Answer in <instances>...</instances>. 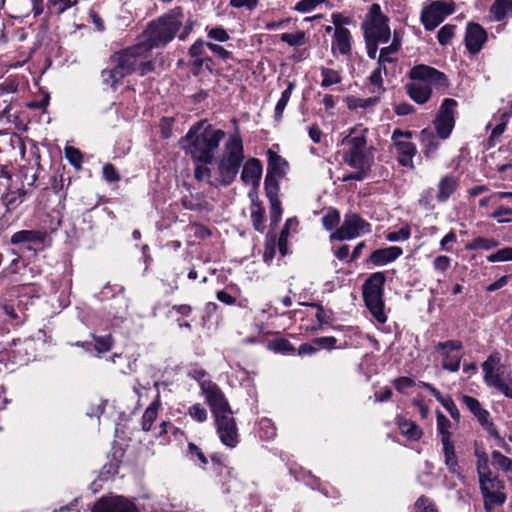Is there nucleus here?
Listing matches in <instances>:
<instances>
[{"instance_id":"obj_1","label":"nucleus","mask_w":512,"mask_h":512,"mask_svg":"<svg viewBox=\"0 0 512 512\" xmlns=\"http://www.w3.org/2000/svg\"><path fill=\"white\" fill-rule=\"evenodd\" d=\"M224 137V131L215 129L205 121L199 122L193 125L186 134L183 148L191 155L194 162L209 164Z\"/></svg>"},{"instance_id":"obj_2","label":"nucleus","mask_w":512,"mask_h":512,"mask_svg":"<svg viewBox=\"0 0 512 512\" xmlns=\"http://www.w3.org/2000/svg\"><path fill=\"white\" fill-rule=\"evenodd\" d=\"M409 82L405 85L408 96L417 104L427 103L432 95V89H445L449 82L447 76L427 65H416L408 73Z\"/></svg>"},{"instance_id":"obj_3","label":"nucleus","mask_w":512,"mask_h":512,"mask_svg":"<svg viewBox=\"0 0 512 512\" xmlns=\"http://www.w3.org/2000/svg\"><path fill=\"white\" fill-rule=\"evenodd\" d=\"M361 27L367 56L370 59H376L378 46L388 43L391 38L389 19L382 13L379 4L374 3L370 6Z\"/></svg>"},{"instance_id":"obj_4","label":"nucleus","mask_w":512,"mask_h":512,"mask_svg":"<svg viewBox=\"0 0 512 512\" xmlns=\"http://www.w3.org/2000/svg\"><path fill=\"white\" fill-rule=\"evenodd\" d=\"M183 24V11L180 7L170 10L168 13L150 23L144 32V42L152 48L163 47L171 42Z\"/></svg>"},{"instance_id":"obj_5","label":"nucleus","mask_w":512,"mask_h":512,"mask_svg":"<svg viewBox=\"0 0 512 512\" xmlns=\"http://www.w3.org/2000/svg\"><path fill=\"white\" fill-rule=\"evenodd\" d=\"M244 148L238 132L231 134L224 144L222 154L217 163L219 183L229 186L235 179L244 161Z\"/></svg>"},{"instance_id":"obj_6","label":"nucleus","mask_w":512,"mask_h":512,"mask_svg":"<svg viewBox=\"0 0 512 512\" xmlns=\"http://www.w3.org/2000/svg\"><path fill=\"white\" fill-rule=\"evenodd\" d=\"M368 129L361 125L350 130L343 139L348 149L344 153V162L352 168L371 169L374 162L371 149L367 147Z\"/></svg>"},{"instance_id":"obj_7","label":"nucleus","mask_w":512,"mask_h":512,"mask_svg":"<svg viewBox=\"0 0 512 512\" xmlns=\"http://www.w3.org/2000/svg\"><path fill=\"white\" fill-rule=\"evenodd\" d=\"M150 50L144 42L116 52L110 58L111 63H119L120 68L128 75L139 71L141 76L153 71L154 64L150 59Z\"/></svg>"},{"instance_id":"obj_8","label":"nucleus","mask_w":512,"mask_h":512,"mask_svg":"<svg viewBox=\"0 0 512 512\" xmlns=\"http://www.w3.org/2000/svg\"><path fill=\"white\" fill-rule=\"evenodd\" d=\"M481 368L484 383L512 399V376L505 373V368L501 364V354L498 351L492 352L481 364Z\"/></svg>"},{"instance_id":"obj_9","label":"nucleus","mask_w":512,"mask_h":512,"mask_svg":"<svg viewBox=\"0 0 512 512\" xmlns=\"http://www.w3.org/2000/svg\"><path fill=\"white\" fill-rule=\"evenodd\" d=\"M386 277L384 272L372 273L363 284V299L371 314L379 323L387 320L384 312V285Z\"/></svg>"},{"instance_id":"obj_10","label":"nucleus","mask_w":512,"mask_h":512,"mask_svg":"<svg viewBox=\"0 0 512 512\" xmlns=\"http://www.w3.org/2000/svg\"><path fill=\"white\" fill-rule=\"evenodd\" d=\"M478 480L486 512H492L496 507H500L506 502L505 484L498 476L492 473L478 477Z\"/></svg>"},{"instance_id":"obj_11","label":"nucleus","mask_w":512,"mask_h":512,"mask_svg":"<svg viewBox=\"0 0 512 512\" xmlns=\"http://www.w3.org/2000/svg\"><path fill=\"white\" fill-rule=\"evenodd\" d=\"M412 136V131H402L401 129H395L391 136L398 164L409 169L415 168L413 158L417 154V148L411 141Z\"/></svg>"},{"instance_id":"obj_12","label":"nucleus","mask_w":512,"mask_h":512,"mask_svg":"<svg viewBox=\"0 0 512 512\" xmlns=\"http://www.w3.org/2000/svg\"><path fill=\"white\" fill-rule=\"evenodd\" d=\"M371 232V224L359 214L349 212L344 215V220L331 235L332 239L340 241L351 240Z\"/></svg>"},{"instance_id":"obj_13","label":"nucleus","mask_w":512,"mask_h":512,"mask_svg":"<svg viewBox=\"0 0 512 512\" xmlns=\"http://www.w3.org/2000/svg\"><path fill=\"white\" fill-rule=\"evenodd\" d=\"M454 4L444 0H436L428 6L423 7L421 11V23L428 31L434 30L446 17L454 12Z\"/></svg>"},{"instance_id":"obj_14","label":"nucleus","mask_w":512,"mask_h":512,"mask_svg":"<svg viewBox=\"0 0 512 512\" xmlns=\"http://www.w3.org/2000/svg\"><path fill=\"white\" fill-rule=\"evenodd\" d=\"M457 101L452 98H445L441 103L438 114L434 120L437 135L442 140L447 139L455 126V109Z\"/></svg>"},{"instance_id":"obj_15","label":"nucleus","mask_w":512,"mask_h":512,"mask_svg":"<svg viewBox=\"0 0 512 512\" xmlns=\"http://www.w3.org/2000/svg\"><path fill=\"white\" fill-rule=\"evenodd\" d=\"M216 433L223 445L235 448L239 443V431L233 412L214 417Z\"/></svg>"},{"instance_id":"obj_16","label":"nucleus","mask_w":512,"mask_h":512,"mask_svg":"<svg viewBox=\"0 0 512 512\" xmlns=\"http://www.w3.org/2000/svg\"><path fill=\"white\" fill-rule=\"evenodd\" d=\"M202 393L213 417L232 411L228 400L216 383H203Z\"/></svg>"},{"instance_id":"obj_17","label":"nucleus","mask_w":512,"mask_h":512,"mask_svg":"<svg viewBox=\"0 0 512 512\" xmlns=\"http://www.w3.org/2000/svg\"><path fill=\"white\" fill-rule=\"evenodd\" d=\"M463 345L458 340H448L438 342L435 345L436 351L442 356V367L450 372H457L460 368L461 355L458 353L462 350Z\"/></svg>"},{"instance_id":"obj_18","label":"nucleus","mask_w":512,"mask_h":512,"mask_svg":"<svg viewBox=\"0 0 512 512\" xmlns=\"http://www.w3.org/2000/svg\"><path fill=\"white\" fill-rule=\"evenodd\" d=\"M265 196L270 204V221L271 226L276 227L282 217V204L279 199V180L273 179L271 176H266L264 180Z\"/></svg>"},{"instance_id":"obj_19","label":"nucleus","mask_w":512,"mask_h":512,"mask_svg":"<svg viewBox=\"0 0 512 512\" xmlns=\"http://www.w3.org/2000/svg\"><path fill=\"white\" fill-rule=\"evenodd\" d=\"M488 34L478 23L469 22L466 26L464 43L470 55L478 54L487 42Z\"/></svg>"},{"instance_id":"obj_20","label":"nucleus","mask_w":512,"mask_h":512,"mask_svg":"<svg viewBox=\"0 0 512 512\" xmlns=\"http://www.w3.org/2000/svg\"><path fill=\"white\" fill-rule=\"evenodd\" d=\"M92 512H139L137 507L122 496L102 498L95 503Z\"/></svg>"},{"instance_id":"obj_21","label":"nucleus","mask_w":512,"mask_h":512,"mask_svg":"<svg viewBox=\"0 0 512 512\" xmlns=\"http://www.w3.org/2000/svg\"><path fill=\"white\" fill-rule=\"evenodd\" d=\"M444 464L449 473L455 475L461 482L465 481L459 460L456 455L455 445L453 441L441 442Z\"/></svg>"},{"instance_id":"obj_22","label":"nucleus","mask_w":512,"mask_h":512,"mask_svg":"<svg viewBox=\"0 0 512 512\" xmlns=\"http://www.w3.org/2000/svg\"><path fill=\"white\" fill-rule=\"evenodd\" d=\"M262 164L259 159L250 158L247 160L241 172V180L245 185H251L257 188L262 176Z\"/></svg>"},{"instance_id":"obj_23","label":"nucleus","mask_w":512,"mask_h":512,"mask_svg":"<svg viewBox=\"0 0 512 512\" xmlns=\"http://www.w3.org/2000/svg\"><path fill=\"white\" fill-rule=\"evenodd\" d=\"M402 253V248L398 246L376 249L370 254L367 263L374 266H384L395 261Z\"/></svg>"},{"instance_id":"obj_24","label":"nucleus","mask_w":512,"mask_h":512,"mask_svg":"<svg viewBox=\"0 0 512 512\" xmlns=\"http://www.w3.org/2000/svg\"><path fill=\"white\" fill-rule=\"evenodd\" d=\"M351 40L352 36L347 28L334 29L331 44L332 53L335 55L338 52L341 55L349 56L351 54Z\"/></svg>"},{"instance_id":"obj_25","label":"nucleus","mask_w":512,"mask_h":512,"mask_svg":"<svg viewBox=\"0 0 512 512\" xmlns=\"http://www.w3.org/2000/svg\"><path fill=\"white\" fill-rule=\"evenodd\" d=\"M268 166L266 176L280 180L286 175L288 170V162L275 152H268Z\"/></svg>"},{"instance_id":"obj_26","label":"nucleus","mask_w":512,"mask_h":512,"mask_svg":"<svg viewBox=\"0 0 512 512\" xmlns=\"http://www.w3.org/2000/svg\"><path fill=\"white\" fill-rule=\"evenodd\" d=\"M458 179L453 175L443 176L437 186L436 199L438 202H446L458 187Z\"/></svg>"},{"instance_id":"obj_27","label":"nucleus","mask_w":512,"mask_h":512,"mask_svg":"<svg viewBox=\"0 0 512 512\" xmlns=\"http://www.w3.org/2000/svg\"><path fill=\"white\" fill-rule=\"evenodd\" d=\"M46 233L40 230H21L11 236V244L19 245L23 243L40 244L45 240Z\"/></svg>"},{"instance_id":"obj_28","label":"nucleus","mask_w":512,"mask_h":512,"mask_svg":"<svg viewBox=\"0 0 512 512\" xmlns=\"http://www.w3.org/2000/svg\"><path fill=\"white\" fill-rule=\"evenodd\" d=\"M489 13L497 22L512 18V0H495L490 6Z\"/></svg>"},{"instance_id":"obj_29","label":"nucleus","mask_w":512,"mask_h":512,"mask_svg":"<svg viewBox=\"0 0 512 512\" xmlns=\"http://www.w3.org/2000/svg\"><path fill=\"white\" fill-rule=\"evenodd\" d=\"M126 76H128V74L124 73V70L120 68L119 63L110 62V67L101 72L102 82L112 88H115L116 85Z\"/></svg>"},{"instance_id":"obj_30","label":"nucleus","mask_w":512,"mask_h":512,"mask_svg":"<svg viewBox=\"0 0 512 512\" xmlns=\"http://www.w3.org/2000/svg\"><path fill=\"white\" fill-rule=\"evenodd\" d=\"M250 218L252 222L253 228L259 233H263L265 231V208L260 201H255L252 199V203L250 206Z\"/></svg>"},{"instance_id":"obj_31","label":"nucleus","mask_w":512,"mask_h":512,"mask_svg":"<svg viewBox=\"0 0 512 512\" xmlns=\"http://www.w3.org/2000/svg\"><path fill=\"white\" fill-rule=\"evenodd\" d=\"M421 143L424 147L423 153L426 158H431L439 148V141L430 129H423L420 133Z\"/></svg>"},{"instance_id":"obj_32","label":"nucleus","mask_w":512,"mask_h":512,"mask_svg":"<svg viewBox=\"0 0 512 512\" xmlns=\"http://www.w3.org/2000/svg\"><path fill=\"white\" fill-rule=\"evenodd\" d=\"M401 48V40L399 39L396 32H394V37L392 43L389 46L383 47L378 55V60L384 63H395L397 61L396 54Z\"/></svg>"},{"instance_id":"obj_33","label":"nucleus","mask_w":512,"mask_h":512,"mask_svg":"<svg viewBox=\"0 0 512 512\" xmlns=\"http://www.w3.org/2000/svg\"><path fill=\"white\" fill-rule=\"evenodd\" d=\"M207 42L197 40L189 49V55L193 59L192 65L200 69L205 61H210V58L205 56V47Z\"/></svg>"},{"instance_id":"obj_34","label":"nucleus","mask_w":512,"mask_h":512,"mask_svg":"<svg viewBox=\"0 0 512 512\" xmlns=\"http://www.w3.org/2000/svg\"><path fill=\"white\" fill-rule=\"evenodd\" d=\"M492 464L502 470L512 484V459L495 450L491 453Z\"/></svg>"},{"instance_id":"obj_35","label":"nucleus","mask_w":512,"mask_h":512,"mask_svg":"<svg viewBox=\"0 0 512 512\" xmlns=\"http://www.w3.org/2000/svg\"><path fill=\"white\" fill-rule=\"evenodd\" d=\"M321 75L320 86L322 88H329L333 85L340 84L342 82V76L340 71L321 66L319 68Z\"/></svg>"},{"instance_id":"obj_36","label":"nucleus","mask_w":512,"mask_h":512,"mask_svg":"<svg viewBox=\"0 0 512 512\" xmlns=\"http://www.w3.org/2000/svg\"><path fill=\"white\" fill-rule=\"evenodd\" d=\"M296 85L294 82H289L287 88L282 92L280 99L276 103L274 109V119L276 121H280L283 116V112L291 98L292 92L295 89Z\"/></svg>"},{"instance_id":"obj_37","label":"nucleus","mask_w":512,"mask_h":512,"mask_svg":"<svg viewBox=\"0 0 512 512\" xmlns=\"http://www.w3.org/2000/svg\"><path fill=\"white\" fill-rule=\"evenodd\" d=\"M379 100H380V97L373 94L372 97H368V98H359V97L351 96V97L347 98L346 102H347V106L350 110H355L358 108H361V109L372 108L379 102Z\"/></svg>"},{"instance_id":"obj_38","label":"nucleus","mask_w":512,"mask_h":512,"mask_svg":"<svg viewBox=\"0 0 512 512\" xmlns=\"http://www.w3.org/2000/svg\"><path fill=\"white\" fill-rule=\"evenodd\" d=\"M474 454L475 457L477 458L476 471L478 477L492 474V471L489 467V459L486 452L481 448H476Z\"/></svg>"},{"instance_id":"obj_39","label":"nucleus","mask_w":512,"mask_h":512,"mask_svg":"<svg viewBox=\"0 0 512 512\" xmlns=\"http://www.w3.org/2000/svg\"><path fill=\"white\" fill-rule=\"evenodd\" d=\"M499 245L493 238L476 237L466 245L467 250H490Z\"/></svg>"},{"instance_id":"obj_40","label":"nucleus","mask_w":512,"mask_h":512,"mask_svg":"<svg viewBox=\"0 0 512 512\" xmlns=\"http://www.w3.org/2000/svg\"><path fill=\"white\" fill-rule=\"evenodd\" d=\"M450 427V420L441 412H437V431L441 436V442L452 441Z\"/></svg>"},{"instance_id":"obj_41","label":"nucleus","mask_w":512,"mask_h":512,"mask_svg":"<svg viewBox=\"0 0 512 512\" xmlns=\"http://www.w3.org/2000/svg\"><path fill=\"white\" fill-rule=\"evenodd\" d=\"M399 429L401 433L409 439L418 440L422 436V431L419 426L410 420L399 421Z\"/></svg>"},{"instance_id":"obj_42","label":"nucleus","mask_w":512,"mask_h":512,"mask_svg":"<svg viewBox=\"0 0 512 512\" xmlns=\"http://www.w3.org/2000/svg\"><path fill=\"white\" fill-rule=\"evenodd\" d=\"M280 39L289 46H302L307 43L306 34L301 30L295 33H283L281 34Z\"/></svg>"},{"instance_id":"obj_43","label":"nucleus","mask_w":512,"mask_h":512,"mask_svg":"<svg viewBox=\"0 0 512 512\" xmlns=\"http://www.w3.org/2000/svg\"><path fill=\"white\" fill-rule=\"evenodd\" d=\"M369 83L372 86L370 92L381 97L385 92V88L383 86V75L379 73V71L373 70L369 76Z\"/></svg>"},{"instance_id":"obj_44","label":"nucleus","mask_w":512,"mask_h":512,"mask_svg":"<svg viewBox=\"0 0 512 512\" xmlns=\"http://www.w3.org/2000/svg\"><path fill=\"white\" fill-rule=\"evenodd\" d=\"M158 415V406L152 403L144 412L142 416V429L149 431L153 422L156 420Z\"/></svg>"},{"instance_id":"obj_45","label":"nucleus","mask_w":512,"mask_h":512,"mask_svg":"<svg viewBox=\"0 0 512 512\" xmlns=\"http://www.w3.org/2000/svg\"><path fill=\"white\" fill-rule=\"evenodd\" d=\"M340 223V213L337 209H329L322 218V224L326 230H332Z\"/></svg>"},{"instance_id":"obj_46","label":"nucleus","mask_w":512,"mask_h":512,"mask_svg":"<svg viewBox=\"0 0 512 512\" xmlns=\"http://www.w3.org/2000/svg\"><path fill=\"white\" fill-rule=\"evenodd\" d=\"M456 26L453 24H446L440 28L437 33V40L442 46H446L450 43L451 39L455 35Z\"/></svg>"},{"instance_id":"obj_47","label":"nucleus","mask_w":512,"mask_h":512,"mask_svg":"<svg viewBox=\"0 0 512 512\" xmlns=\"http://www.w3.org/2000/svg\"><path fill=\"white\" fill-rule=\"evenodd\" d=\"M259 435L261 438L269 440L276 436V428L269 419H262L259 422Z\"/></svg>"},{"instance_id":"obj_48","label":"nucleus","mask_w":512,"mask_h":512,"mask_svg":"<svg viewBox=\"0 0 512 512\" xmlns=\"http://www.w3.org/2000/svg\"><path fill=\"white\" fill-rule=\"evenodd\" d=\"M64 153L66 159L69 161L71 165L75 168H81L82 165V154L81 152L72 146H66L64 148Z\"/></svg>"},{"instance_id":"obj_49","label":"nucleus","mask_w":512,"mask_h":512,"mask_svg":"<svg viewBox=\"0 0 512 512\" xmlns=\"http://www.w3.org/2000/svg\"><path fill=\"white\" fill-rule=\"evenodd\" d=\"M95 339V349L98 353L110 351L113 345V337L111 334L105 336H93Z\"/></svg>"},{"instance_id":"obj_50","label":"nucleus","mask_w":512,"mask_h":512,"mask_svg":"<svg viewBox=\"0 0 512 512\" xmlns=\"http://www.w3.org/2000/svg\"><path fill=\"white\" fill-rule=\"evenodd\" d=\"M488 262H504L512 260V247H505L487 257Z\"/></svg>"},{"instance_id":"obj_51","label":"nucleus","mask_w":512,"mask_h":512,"mask_svg":"<svg viewBox=\"0 0 512 512\" xmlns=\"http://www.w3.org/2000/svg\"><path fill=\"white\" fill-rule=\"evenodd\" d=\"M25 195H26V192L21 189H19L17 191L8 192L4 197L6 206L8 208L16 207L20 202H22Z\"/></svg>"},{"instance_id":"obj_52","label":"nucleus","mask_w":512,"mask_h":512,"mask_svg":"<svg viewBox=\"0 0 512 512\" xmlns=\"http://www.w3.org/2000/svg\"><path fill=\"white\" fill-rule=\"evenodd\" d=\"M188 414L192 419L200 423L205 422L208 416L206 409L199 403L192 405L188 409Z\"/></svg>"},{"instance_id":"obj_53","label":"nucleus","mask_w":512,"mask_h":512,"mask_svg":"<svg viewBox=\"0 0 512 512\" xmlns=\"http://www.w3.org/2000/svg\"><path fill=\"white\" fill-rule=\"evenodd\" d=\"M276 255V238L272 237L266 240L265 248L263 252V260L268 265L271 264L272 260Z\"/></svg>"},{"instance_id":"obj_54","label":"nucleus","mask_w":512,"mask_h":512,"mask_svg":"<svg viewBox=\"0 0 512 512\" xmlns=\"http://www.w3.org/2000/svg\"><path fill=\"white\" fill-rule=\"evenodd\" d=\"M416 512H438L432 500L425 496H421L415 503Z\"/></svg>"},{"instance_id":"obj_55","label":"nucleus","mask_w":512,"mask_h":512,"mask_svg":"<svg viewBox=\"0 0 512 512\" xmlns=\"http://www.w3.org/2000/svg\"><path fill=\"white\" fill-rule=\"evenodd\" d=\"M194 176L198 181H206L210 183L211 170L205 163L195 162Z\"/></svg>"},{"instance_id":"obj_56","label":"nucleus","mask_w":512,"mask_h":512,"mask_svg":"<svg viewBox=\"0 0 512 512\" xmlns=\"http://www.w3.org/2000/svg\"><path fill=\"white\" fill-rule=\"evenodd\" d=\"M188 376L199 383L200 388L202 389L203 383H213L210 379L207 378V372L198 367H193L188 371Z\"/></svg>"},{"instance_id":"obj_57","label":"nucleus","mask_w":512,"mask_h":512,"mask_svg":"<svg viewBox=\"0 0 512 512\" xmlns=\"http://www.w3.org/2000/svg\"><path fill=\"white\" fill-rule=\"evenodd\" d=\"M512 215V209L509 207H505L500 205L491 215L490 217L496 219L498 223H509L511 219L505 218Z\"/></svg>"},{"instance_id":"obj_58","label":"nucleus","mask_w":512,"mask_h":512,"mask_svg":"<svg viewBox=\"0 0 512 512\" xmlns=\"http://www.w3.org/2000/svg\"><path fill=\"white\" fill-rule=\"evenodd\" d=\"M326 0H300L295 5V10L301 13H307L315 9L318 5L324 3Z\"/></svg>"},{"instance_id":"obj_59","label":"nucleus","mask_w":512,"mask_h":512,"mask_svg":"<svg viewBox=\"0 0 512 512\" xmlns=\"http://www.w3.org/2000/svg\"><path fill=\"white\" fill-rule=\"evenodd\" d=\"M326 0H300L295 5V10L301 13H307L315 9L318 5L324 3Z\"/></svg>"},{"instance_id":"obj_60","label":"nucleus","mask_w":512,"mask_h":512,"mask_svg":"<svg viewBox=\"0 0 512 512\" xmlns=\"http://www.w3.org/2000/svg\"><path fill=\"white\" fill-rule=\"evenodd\" d=\"M326 0H300L295 5V10L301 13H307L315 9L318 5L324 3Z\"/></svg>"},{"instance_id":"obj_61","label":"nucleus","mask_w":512,"mask_h":512,"mask_svg":"<svg viewBox=\"0 0 512 512\" xmlns=\"http://www.w3.org/2000/svg\"><path fill=\"white\" fill-rule=\"evenodd\" d=\"M410 237V230L407 227L401 228L398 231L389 232L386 239L390 242H398L408 240Z\"/></svg>"},{"instance_id":"obj_62","label":"nucleus","mask_w":512,"mask_h":512,"mask_svg":"<svg viewBox=\"0 0 512 512\" xmlns=\"http://www.w3.org/2000/svg\"><path fill=\"white\" fill-rule=\"evenodd\" d=\"M434 190L432 188L425 189L419 198V204L420 206L424 207L425 209H433L434 204Z\"/></svg>"},{"instance_id":"obj_63","label":"nucleus","mask_w":512,"mask_h":512,"mask_svg":"<svg viewBox=\"0 0 512 512\" xmlns=\"http://www.w3.org/2000/svg\"><path fill=\"white\" fill-rule=\"evenodd\" d=\"M208 37L219 42H226L230 39L229 34L222 27H215L208 30Z\"/></svg>"},{"instance_id":"obj_64","label":"nucleus","mask_w":512,"mask_h":512,"mask_svg":"<svg viewBox=\"0 0 512 512\" xmlns=\"http://www.w3.org/2000/svg\"><path fill=\"white\" fill-rule=\"evenodd\" d=\"M451 265V259L448 256H437L433 261V267L438 272H446Z\"/></svg>"}]
</instances>
